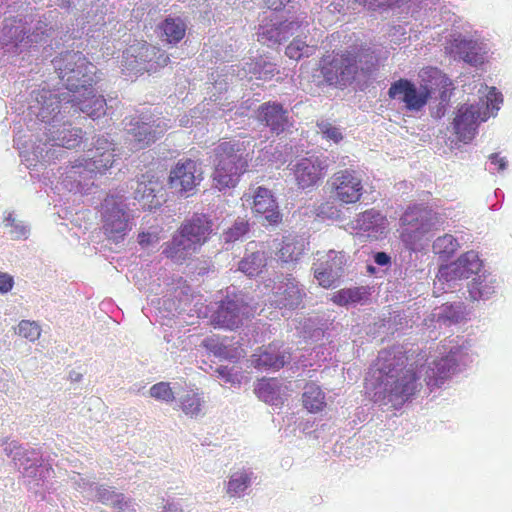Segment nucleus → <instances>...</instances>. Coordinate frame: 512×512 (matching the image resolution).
<instances>
[{
    "label": "nucleus",
    "instance_id": "1",
    "mask_svg": "<svg viewBox=\"0 0 512 512\" xmlns=\"http://www.w3.org/2000/svg\"><path fill=\"white\" fill-rule=\"evenodd\" d=\"M401 351H381L375 367L369 371L374 401L398 409L422 387L418 372Z\"/></svg>",
    "mask_w": 512,
    "mask_h": 512
},
{
    "label": "nucleus",
    "instance_id": "2",
    "mask_svg": "<svg viewBox=\"0 0 512 512\" xmlns=\"http://www.w3.org/2000/svg\"><path fill=\"white\" fill-rule=\"evenodd\" d=\"M51 33L48 23L33 15L5 16L0 29V46L7 54L21 55L47 43Z\"/></svg>",
    "mask_w": 512,
    "mask_h": 512
},
{
    "label": "nucleus",
    "instance_id": "3",
    "mask_svg": "<svg viewBox=\"0 0 512 512\" xmlns=\"http://www.w3.org/2000/svg\"><path fill=\"white\" fill-rule=\"evenodd\" d=\"M114 146L108 135L98 136L92 157L77 160L66 169L61 180L63 187L74 193H88L94 185L95 176L113 166L116 156Z\"/></svg>",
    "mask_w": 512,
    "mask_h": 512
},
{
    "label": "nucleus",
    "instance_id": "4",
    "mask_svg": "<svg viewBox=\"0 0 512 512\" xmlns=\"http://www.w3.org/2000/svg\"><path fill=\"white\" fill-rule=\"evenodd\" d=\"M3 446L5 455L11 458L27 489L44 498V492L48 488L47 480L53 472L51 465L43 462L38 450L25 447L16 441H6Z\"/></svg>",
    "mask_w": 512,
    "mask_h": 512
},
{
    "label": "nucleus",
    "instance_id": "5",
    "mask_svg": "<svg viewBox=\"0 0 512 512\" xmlns=\"http://www.w3.org/2000/svg\"><path fill=\"white\" fill-rule=\"evenodd\" d=\"M213 181L218 190L235 187L240 176L248 168L249 153L244 142L229 140L220 142L213 150Z\"/></svg>",
    "mask_w": 512,
    "mask_h": 512
},
{
    "label": "nucleus",
    "instance_id": "6",
    "mask_svg": "<svg viewBox=\"0 0 512 512\" xmlns=\"http://www.w3.org/2000/svg\"><path fill=\"white\" fill-rule=\"evenodd\" d=\"M439 360L425 369V382L431 388L440 387L445 380L460 372L472 362L469 347L464 341L445 340L439 347Z\"/></svg>",
    "mask_w": 512,
    "mask_h": 512
},
{
    "label": "nucleus",
    "instance_id": "7",
    "mask_svg": "<svg viewBox=\"0 0 512 512\" xmlns=\"http://www.w3.org/2000/svg\"><path fill=\"white\" fill-rule=\"evenodd\" d=\"M502 102V94L492 87L485 98H480L477 103L461 106L454 119V129L459 140L470 142L477 133L478 124L489 118L490 110L498 111Z\"/></svg>",
    "mask_w": 512,
    "mask_h": 512
},
{
    "label": "nucleus",
    "instance_id": "8",
    "mask_svg": "<svg viewBox=\"0 0 512 512\" xmlns=\"http://www.w3.org/2000/svg\"><path fill=\"white\" fill-rule=\"evenodd\" d=\"M52 64L66 91L92 86L96 75V66L79 51L61 52L52 60Z\"/></svg>",
    "mask_w": 512,
    "mask_h": 512
},
{
    "label": "nucleus",
    "instance_id": "9",
    "mask_svg": "<svg viewBox=\"0 0 512 512\" xmlns=\"http://www.w3.org/2000/svg\"><path fill=\"white\" fill-rule=\"evenodd\" d=\"M73 97L68 91L53 92L48 89L34 90L29 103V115H34L43 127L60 123L71 114Z\"/></svg>",
    "mask_w": 512,
    "mask_h": 512
},
{
    "label": "nucleus",
    "instance_id": "10",
    "mask_svg": "<svg viewBox=\"0 0 512 512\" xmlns=\"http://www.w3.org/2000/svg\"><path fill=\"white\" fill-rule=\"evenodd\" d=\"M125 200L123 194H109L101 205L103 232L115 243L122 241L133 226Z\"/></svg>",
    "mask_w": 512,
    "mask_h": 512
},
{
    "label": "nucleus",
    "instance_id": "11",
    "mask_svg": "<svg viewBox=\"0 0 512 512\" xmlns=\"http://www.w3.org/2000/svg\"><path fill=\"white\" fill-rule=\"evenodd\" d=\"M42 129L46 137L45 142L34 146L32 151L38 162H50L58 157L55 155L56 150L52 147L72 149L78 146L82 139L81 129L72 128L66 119Z\"/></svg>",
    "mask_w": 512,
    "mask_h": 512
},
{
    "label": "nucleus",
    "instance_id": "12",
    "mask_svg": "<svg viewBox=\"0 0 512 512\" xmlns=\"http://www.w3.org/2000/svg\"><path fill=\"white\" fill-rule=\"evenodd\" d=\"M401 239L405 246L416 251L421 247L423 237L436 228L439 223L437 214L428 207H409L401 217Z\"/></svg>",
    "mask_w": 512,
    "mask_h": 512
},
{
    "label": "nucleus",
    "instance_id": "13",
    "mask_svg": "<svg viewBox=\"0 0 512 512\" xmlns=\"http://www.w3.org/2000/svg\"><path fill=\"white\" fill-rule=\"evenodd\" d=\"M170 128L169 120L142 116L133 118L126 125V141L130 144V150H141L161 137Z\"/></svg>",
    "mask_w": 512,
    "mask_h": 512
},
{
    "label": "nucleus",
    "instance_id": "14",
    "mask_svg": "<svg viewBox=\"0 0 512 512\" xmlns=\"http://www.w3.org/2000/svg\"><path fill=\"white\" fill-rule=\"evenodd\" d=\"M254 310L245 295L239 293L228 295L221 300L211 315L212 323L221 328L234 330L253 316Z\"/></svg>",
    "mask_w": 512,
    "mask_h": 512
},
{
    "label": "nucleus",
    "instance_id": "15",
    "mask_svg": "<svg viewBox=\"0 0 512 512\" xmlns=\"http://www.w3.org/2000/svg\"><path fill=\"white\" fill-rule=\"evenodd\" d=\"M481 268L482 261L479 259L478 253L468 251L456 261L439 268L434 288L443 291L453 289L457 280L468 279L472 275L476 276L481 272Z\"/></svg>",
    "mask_w": 512,
    "mask_h": 512
},
{
    "label": "nucleus",
    "instance_id": "16",
    "mask_svg": "<svg viewBox=\"0 0 512 512\" xmlns=\"http://www.w3.org/2000/svg\"><path fill=\"white\" fill-rule=\"evenodd\" d=\"M357 72L356 59L345 54L327 56L322 60L321 74L329 85L347 86L355 79Z\"/></svg>",
    "mask_w": 512,
    "mask_h": 512
},
{
    "label": "nucleus",
    "instance_id": "17",
    "mask_svg": "<svg viewBox=\"0 0 512 512\" xmlns=\"http://www.w3.org/2000/svg\"><path fill=\"white\" fill-rule=\"evenodd\" d=\"M305 291L290 274L280 275L274 282L271 303L276 308L295 310L302 306Z\"/></svg>",
    "mask_w": 512,
    "mask_h": 512
},
{
    "label": "nucleus",
    "instance_id": "18",
    "mask_svg": "<svg viewBox=\"0 0 512 512\" xmlns=\"http://www.w3.org/2000/svg\"><path fill=\"white\" fill-rule=\"evenodd\" d=\"M331 186L335 198L344 204L356 203L363 194L362 177L353 169H342L331 177Z\"/></svg>",
    "mask_w": 512,
    "mask_h": 512
},
{
    "label": "nucleus",
    "instance_id": "19",
    "mask_svg": "<svg viewBox=\"0 0 512 512\" xmlns=\"http://www.w3.org/2000/svg\"><path fill=\"white\" fill-rule=\"evenodd\" d=\"M346 255L335 250L328 251L313 264L314 277L324 288L334 286L344 275Z\"/></svg>",
    "mask_w": 512,
    "mask_h": 512
},
{
    "label": "nucleus",
    "instance_id": "20",
    "mask_svg": "<svg viewBox=\"0 0 512 512\" xmlns=\"http://www.w3.org/2000/svg\"><path fill=\"white\" fill-rule=\"evenodd\" d=\"M388 95L403 102L407 110L420 111L426 105L431 91L427 86L416 87L407 79H399L391 84Z\"/></svg>",
    "mask_w": 512,
    "mask_h": 512
},
{
    "label": "nucleus",
    "instance_id": "21",
    "mask_svg": "<svg viewBox=\"0 0 512 512\" xmlns=\"http://www.w3.org/2000/svg\"><path fill=\"white\" fill-rule=\"evenodd\" d=\"M202 174L201 165L196 161L191 159L180 160L170 172V188L181 195L188 193L200 183Z\"/></svg>",
    "mask_w": 512,
    "mask_h": 512
},
{
    "label": "nucleus",
    "instance_id": "22",
    "mask_svg": "<svg viewBox=\"0 0 512 512\" xmlns=\"http://www.w3.org/2000/svg\"><path fill=\"white\" fill-rule=\"evenodd\" d=\"M157 53V47L146 42H135L122 54L121 67L124 74L137 75L149 68L151 59Z\"/></svg>",
    "mask_w": 512,
    "mask_h": 512
},
{
    "label": "nucleus",
    "instance_id": "23",
    "mask_svg": "<svg viewBox=\"0 0 512 512\" xmlns=\"http://www.w3.org/2000/svg\"><path fill=\"white\" fill-rule=\"evenodd\" d=\"M256 118L277 136L288 130L292 124L290 111L277 101L261 104L257 109Z\"/></svg>",
    "mask_w": 512,
    "mask_h": 512
},
{
    "label": "nucleus",
    "instance_id": "24",
    "mask_svg": "<svg viewBox=\"0 0 512 512\" xmlns=\"http://www.w3.org/2000/svg\"><path fill=\"white\" fill-rule=\"evenodd\" d=\"M451 52L466 63L478 66L485 62L488 57L489 48L487 44L467 38L461 34L455 36L450 44Z\"/></svg>",
    "mask_w": 512,
    "mask_h": 512
},
{
    "label": "nucleus",
    "instance_id": "25",
    "mask_svg": "<svg viewBox=\"0 0 512 512\" xmlns=\"http://www.w3.org/2000/svg\"><path fill=\"white\" fill-rule=\"evenodd\" d=\"M71 96L74 113L82 112L93 119L105 115L107 101L103 96L95 95L91 86L78 88L71 92Z\"/></svg>",
    "mask_w": 512,
    "mask_h": 512
},
{
    "label": "nucleus",
    "instance_id": "26",
    "mask_svg": "<svg viewBox=\"0 0 512 512\" xmlns=\"http://www.w3.org/2000/svg\"><path fill=\"white\" fill-rule=\"evenodd\" d=\"M244 205H252V209L257 214L264 216V219L271 225L278 224L282 220L278 205L271 191L264 187H257L251 196L247 194L243 197Z\"/></svg>",
    "mask_w": 512,
    "mask_h": 512
},
{
    "label": "nucleus",
    "instance_id": "27",
    "mask_svg": "<svg viewBox=\"0 0 512 512\" xmlns=\"http://www.w3.org/2000/svg\"><path fill=\"white\" fill-rule=\"evenodd\" d=\"M326 168V162L318 157L300 159L293 167V173L299 188L306 189L317 184L323 177V171Z\"/></svg>",
    "mask_w": 512,
    "mask_h": 512
},
{
    "label": "nucleus",
    "instance_id": "28",
    "mask_svg": "<svg viewBox=\"0 0 512 512\" xmlns=\"http://www.w3.org/2000/svg\"><path fill=\"white\" fill-rule=\"evenodd\" d=\"M300 28L299 22L284 21L259 25L257 39L268 46L286 41Z\"/></svg>",
    "mask_w": 512,
    "mask_h": 512
},
{
    "label": "nucleus",
    "instance_id": "29",
    "mask_svg": "<svg viewBox=\"0 0 512 512\" xmlns=\"http://www.w3.org/2000/svg\"><path fill=\"white\" fill-rule=\"evenodd\" d=\"M353 228L359 234L379 239L386 233L387 219L376 209H369L359 214L353 222Z\"/></svg>",
    "mask_w": 512,
    "mask_h": 512
},
{
    "label": "nucleus",
    "instance_id": "30",
    "mask_svg": "<svg viewBox=\"0 0 512 512\" xmlns=\"http://www.w3.org/2000/svg\"><path fill=\"white\" fill-rule=\"evenodd\" d=\"M181 229L199 247L207 241L214 230V222L207 214L195 213Z\"/></svg>",
    "mask_w": 512,
    "mask_h": 512
},
{
    "label": "nucleus",
    "instance_id": "31",
    "mask_svg": "<svg viewBox=\"0 0 512 512\" xmlns=\"http://www.w3.org/2000/svg\"><path fill=\"white\" fill-rule=\"evenodd\" d=\"M195 242L180 228L172 240L163 249V254L175 263H181L197 249Z\"/></svg>",
    "mask_w": 512,
    "mask_h": 512
},
{
    "label": "nucleus",
    "instance_id": "32",
    "mask_svg": "<svg viewBox=\"0 0 512 512\" xmlns=\"http://www.w3.org/2000/svg\"><path fill=\"white\" fill-rule=\"evenodd\" d=\"M497 287L496 276L483 271L478 273L469 284V295L473 300H487L496 292Z\"/></svg>",
    "mask_w": 512,
    "mask_h": 512
},
{
    "label": "nucleus",
    "instance_id": "33",
    "mask_svg": "<svg viewBox=\"0 0 512 512\" xmlns=\"http://www.w3.org/2000/svg\"><path fill=\"white\" fill-rule=\"evenodd\" d=\"M291 361V354L287 350H277L269 347L257 355L254 360L255 367L264 370H279Z\"/></svg>",
    "mask_w": 512,
    "mask_h": 512
},
{
    "label": "nucleus",
    "instance_id": "34",
    "mask_svg": "<svg viewBox=\"0 0 512 512\" xmlns=\"http://www.w3.org/2000/svg\"><path fill=\"white\" fill-rule=\"evenodd\" d=\"M109 8L110 5L108 3L100 2L99 0L91 6L90 10L86 13V20L83 23V25H88L87 33L97 31L107 23L114 21V13L108 12Z\"/></svg>",
    "mask_w": 512,
    "mask_h": 512
},
{
    "label": "nucleus",
    "instance_id": "35",
    "mask_svg": "<svg viewBox=\"0 0 512 512\" xmlns=\"http://www.w3.org/2000/svg\"><path fill=\"white\" fill-rule=\"evenodd\" d=\"M345 56L356 59L358 70H361L364 74L370 73L376 67L379 60L378 49L370 45L355 47L348 51Z\"/></svg>",
    "mask_w": 512,
    "mask_h": 512
},
{
    "label": "nucleus",
    "instance_id": "36",
    "mask_svg": "<svg viewBox=\"0 0 512 512\" xmlns=\"http://www.w3.org/2000/svg\"><path fill=\"white\" fill-rule=\"evenodd\" d=\"M255 392L259 399L272 406L283 404V392L281 384L276 379L261 380Z\"/></svg>",
    "mask_w": 512,
    "mask_h": 512
},
{
    "label": "nucleus",
    "instance_id": "37",
    "mask_svg": "<svg viewBox=\"0 0 512 512\" xmlns=\"http://www.w3.org/2000/svg\"><path fill=\"white\" fill-rule=\"evenodd\" d=\"M306 241L302 237H285L278 252L283 263L297 262L306 250Z\"/></svg>",
    "mask_w": 512,
    "mask_h": 512
},
{
    "label": "nucleus",
    "instance_id": "38",
    "mask_svg": "<svg viewBox=\"0 0 512 512\" xmlns=\"http://www.w3.org/2000/svg\"><path fill=\"white\" fill-rule=\"evenodd\" d=\"M160 29L168 43L176 44L185 36L187 24L181 17L168 16L161 23Z\"/></svg>",
    "mask_w": 512,
    "mask_h": 512
},
{
    "label": "nucleus",
    "instance_id": "39",
    "mask_svg": "<svg viewBox=\"0 0 512 512\" xmlns=\"http://www.w3.org/2000/svg\"><path fill=\"white\" fill-rule=\"evenodd\" d=\"M302 402L309 412H319L326 405L325 394L315 383H308L304 387Z\"/></svg>",
    "mask_w": 512,
    "mask_h": 512
},
{
    "label": "nucleus",
    "instance_id": "40",
    "mask_svg": "<svg viewBox=\"0 0 512 512\" xmlns=\"http://www.w3.org/2000/svg\"><path fill=\"white\" fill-rule=\"evenodd\" d=\"M267 264V259L264 252H252L238 263V270L247 275L248 277H255L259 275Z\"/></svg>",
    "mask_w": 512,
    "mask_h": 512
},
{
    "label": "nucleus",
    "instance_id": "41",
    "mask_svg": "<svg viewBox=\"0 0 512 512\" xmlns=\"http://www.w3.org/2000/svg\"><path fill=\"white\" fill-rule=\"evenodd\" d=\"M367 290L364 287L345 288L337 291L332 300L340 306H355L367 299Z\"/></svg>",
    "mask_w": 512,
    "mask_h": 512
},
{
    "label": "nucleus",
    "instance_id": "42",
    "mask_svg": "<svg viewBox=\"0 0 512 512\" xmlns=\"http://www.w3.org/2000/svg\"><path fill=\"white\" fill-rule=\"evenodd\" d=\"M91 501H98L102 504L110 505L116 510L126 505V503H129L131 500L126 499L123 494L116 493L109 487L97 483Z\"/></svg>",
    "mask_w": 512,
    "mask_h": 512
},
{
    "label": "nucleus",
    "instance_id": "43",
    "mask_svg": "<svg viewBox=\"0 0 512 512\" xmlns=\"http://www.w3.org/2000/svg\"><path fill=\"white\" fill-rule=\"evenodd\" d=\"M433 316L439 325L456 324L463 318V305L461 303L442 305Z\"/></svg>",
    "mask_w": 512,
    "mask_h": 512
},
{
    "label": "nucleus",
    "instance_id": "44",
    "mask_svg": "<svg viewBox=\"0 0 512 512\" xmlns=\"http://www.w3.org/2000/svg\"><path fill=\"white\" fill-rule=\"evenodd\" d=\"M252 473L247 471H238L231 475L227 493L232 497H241L247 488L251 485Z\"/></svg>",
    "mask_w": 512,
    "mask_h": 512
},
{
    "label": "nucleus",
    "instance_id": "45",
    "mask_svg": "<svg viewBox=\"0 0 512 512\" xmlns=\"http://www.w3.org/2000/svg\"><path fill=\"white\" fill-rule=\"evenodd\" d=\"M204 346L209 349L215 356L235 362L243 356V349L236 347H228L214 340L205 339Z\"/></svg>",
    "mask_w": 512,
    "mask_h": 512
},
{
    "label": "nucleus",
    "instance_id": "46",
    "mask_svg": "<svg viewBox=\"0 0 512 512\" xmlns=\"http://www.w3.org/2000/svg\"><path fill=\"white\" fill-rule=\"evenodd\" d=\"M246 66L248 73L263 80L271 79L278 72L275 64L262 57L247 62Z\"/></svg>",
    "mask_w": 512,
    "mask_h": 512
},
{
    "label": "nucleus",
    "instance_id": "47",
    "mask_svg": "<svg viewBox=\"0 0 512 512\" xmlns=\"http://www.w3.org/2000/svg\"><path fill=\"white\" fill-rule=\"evenodd\" d=\"M249 231V223L248 221L238 218L235 220L234 224L225 230L222 235L221 239L224 244L225 249H229V246L233 244L234 242L238 240H242L245 235Z\"/></svg>",
    "mask_w": 512,
    "mask_h": 512
},
{
    "label": "nucleus",
    "instance_id": "48",
    "mask_svg": "<svg viewBox=\"0 0 512 512\" xmlns=\"http://www.w3.org/2000/svg\"><path fill=\"white\" fill-rule=\"evenodd\" d=\"M458 248L459 243L451 234H445L438 237L432 245L433 252L445 259L452 257Z\"/></svg>",
    "mask_w": 512,
    "mask_h": 512
},
{
    "label": "nucleus",
    "instance_id": "49",
    "mask_svg": "<svg viewBox=\"0 0 512 512\" xmlns=\"http://www.w3.org/2000/svg\"><path fill=\"white\" fill-rule=\"evenodd\" d=\"M69 482L71 486L78 491L83 498L91 501L97 483L91 481L89 478L82 476L80 473L73 472L69 475Z\"/></svg>",
    "mask_w": 512,
    "mask_h": 512
},
{
    "label": "nucleus",
    "instance_id": "50",
    "mask_svg": "<svg viewBox=\"0 0 512 512\" xmlns=\"http://www.w3.org/2000/svg\"><path fill=\"white\" fill-rule=\"evenodd\" d=\"M180 407L186 415L198 416L201 412L203 401L193 391H188L179 398Z\"/></svg>",
    "mask_w": 512,
    "mask_h": 512
},
{
    "label": "nucleus",
    "instance_id": "51",
    "mask_svg": "<svg viewBox=\"0 0 512 512\" xmlns=\"http://www.w3.org/2000/svg\"><path fill=\"white\" fill-rule=\"evenodd\" d=\"M4 226L9 227V235L13 240L27 239L30 228L29 226L20 220H17L13 213H9L4 219Z\"/></svg>",
    "mask_w": 512,
    "mask_h": 512
},
{
    "label": "nucleus",
    "instance_id": "52",
    "mask_svg": "<svg viewBox=\"0 0 512 512\" xmlns=\"http://www.w3.org/2000/svg\"><path fill=\"white\" fill-rule=\"evenodd\" d=\"M316 46L309 45L301 39H294L286 48V55L290 59L299 60L303 57H310L315 53Z\"/></svg>",
    "mask_w": 512,
    "mask_h": 512
},
{
    "label": "nucleus",
    "instance_id": "53",
    "mask_svg": "<svg viewBox=\"0 0 512 512\" xmlns=\"http://www.w3.org/2000/svg\"><path fill=\"white\" fill-rule=\"evenodd\" d=\"M17 333L19 336L35 342L41 336V327L36 321L22 320L17 326Z\"/></svg>",
    "mask_w": 512,
    "mask_h": 512
},
{
    "label": "nucleus",
    "instance_id": "54",
    "mask_svg": "<svg viewBox=\"0 0 512 512\" xmlns=\"http://www.w3.org/2000/svg\"><path fill=\"white\" fill-rule=\"evenodd\" d=\"M441 86L440 94H439V107L437 109V117H442L445 114V107L448 104L451 96V86L452 82L449 78L444 75H439V83Z\"/></svg>",
    "mask_w": 512,
    "mask_h": 512
},
{
    "label": "nucleus",
    "instance_id": "55",
    "mask_svg": "<svg viewBox=\"0 0 512 512\" xmlns=\"http://www.w3.org/2000/svg\"><path fill=\"white\" fill-rule=\"evenodd\" d=\"M150 396L164 402H171L175 399L169 383L159 382L150 388Z\"/></svg>",
    "mask_w": 512,
    "mask_h": 512
},
{
    "label": "nucleus",
    "instance_id": "56",
    "mask_svg": "<svg viewBox=\"0 0 512 512\" xmlns=\"http://www.w3.org/2000/svg\"><path fill=\"white\" fill-rule=\"evenodd\" d=\"M508 166L506 157H501L498 153H493L489 156V164L486 168L490 173L504 171Z\"/></svg>",
    "mask_w": 512,
    "mask_h": 512
},
{
    "label": "nucleus",
    "instance_id": "57",
    "mask_svg": "<svg viewBox=\"0 0 512 512\" xmlns=\"http://www.w3.org/2000/svg\"><path fill=\"white\" fill-rule=\"evenodd\" d=\"M321 133L327 139L333 140L334 142H339L342 139V133L339 128L332 126L329 123H323L319 125Z\"/></svg>",
    "mask_w": 512,
    "mask_h": 512
},
{
    "label": "nucleus",
    "instance_id": "58",
    "mask_svg": "<svg viewBox=\"0 0 512 512\" xmlns=\"http://www.w3.org/2000/svg\"><path fill=\"white\" fill-rule=\"evenodd\" d=\"M168 63L169 57L165 54V52L157 48V53H155L154 57L151 59L147 71L156 70L158 67H164Z\"/></svg>",
    "mask_w": 512,
    "mask_h": 512
},
{
    "label": "nucleus",
    "instance_id": "59",
    "mask_svg": "<svg viewBox=\"0 0 512 512\" xmlns=\"http://www.w3.org/2000/svg\"><path fill=\"white\" fill-rule=\"evenodd\" d=\"M216 373L226 383H235L237 380V375L233 373V368H229L228 366L218 367Z\"/></svg>",
    "mask_w": 512,
    "mask_h": 512
},
{
    "label": "nucleus",
    "instance_id": "60",
    "mask_svg": "<svg viewBox=\"0 0 512 512\" xmlns=\"http://www.w3.org/2000/svg\"><path fill=\"white\" fill-rule=\"evenodd\" d=\"M150 196L154 197V189L145 183L137 182L135 199H143L145 197H150Z\"/></svg>",
    "mask_w": 512,
    "mask_h": 512
},
{
    "label": "nucleus",
    "instance_id": "61",
    "mask_svg": "<svg viewBox=\"0 0 512 512\" xmlns=\"http://www.w3.org/2000/svg\"><path fill=\"white\" fill-rule=\"evenodd\" d=\"M13 287V278L7 273L0 272V291L7 293Z\"/></svg>",
    "mask_w": 512,
    "mask_h": 512
},
{
    "label": "nucleus",
    "instance_id": "62",
    "mask_svg": "<svg viewBox=\"0 0 512 512\" xmlns=\"http://www.w3.org/2000/svg\"><path fill=\"white\" fill-rule=\"evenodd\" d=\"M157 241V237L151 233H141L138 236V242L141 246H148Z\"/></svg>",
    "mask_w": 512,
    "mask_h": 512
},
{
    "label": "nucleus",
    "instance_id": "63",
    "mask_svg": "<svg viewBox=\"0 0 512 512\" xmlns=\"http://www.w3.org/2000/svg\"><path fill=\"white\" fill-rule=\"evenodd\" d=\"M267 7L273 11L281 10L290 0H263Z\"/></svg>",
    "mask_w": 512,
    "mask_h": 512
},
{
    "label": "nucleus",
    "instance_id": "64",
    "mask_svg": "<svg viewBox=\"0 0 512 512\" xmlns=\"http://www.w3.org/2000/svg\"><path fill=\"white\" fill-rule=\"evenodd\" d=\"M374 262L379 266H386L390 263V256L385 252H377L374 255Z\"/></svg>",
    "mask_w": 512,
    "mask_h": 512
}]
</instances>
